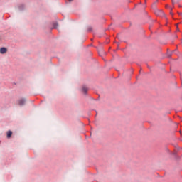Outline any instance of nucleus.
Masks as SVG:
<instances>
[{
    "instance_id": "obj_1",
    "label": "nucleus",
    "mask_w": 182,
    "mask_h": 182,
    "mask_svg": "<svg viewBox=\"0 0 182 182\" xmlns=\"http://www.w3.org/2000/svg\"><path fill=\"white\" fill-rule=\"evenodd\" d=\"M156 15H158L159 16H164V12H163V11L161 10H157L156 11H155Z\"/></svg>"
},
{
    "instance_id": "obj_10",
    "label": "nucleus",
    "mask_w": 182,
    "mask_h": 182,
    "mask_svg": "<svg viewBox=\"0 0 182 182\" xmlns=\"http://www.w3.org/2000/svg\"><path fill=\"white\" fill-rule=\"evenodd\" d=\"M68 1H69V2H72L73 0H68Z\"/></svg>"
},
{
    "instance_id": "obj_3",
    "label": "nucleus",
    "mask_w": 182,
    "mask_h": 182,
    "mask_svg": "<svg viewBox=\"0 0 182 182\" xmlns=\"http://www.w3.org/2000/svg\"><path fill=\"white\" fill-rule=\"evenodd\" d=\"M82 93H84V95H86V93H87V90H89V89H87L86 86H84V87H82Z\"/></svg>"
},
{
    "instance_id": "obj_9",
    "label": "nucleus",
    "mask_w": 182,
    "mask_h": 182,
    "mask_svg": "<svg viewBox=\"0 0 182 182\" xmlns=\"http://www.w3.org/2000/svg\"><path fill=\"white\" fill-rule=\"evenodd\" d=\"M178 15H182V13H178Z\"/></svg>"
},
{
    "instance_id": "obj_8",
    "label": "nucleus",
    "mask_w": 182,
    "mask_h": 182,
    "mask_svg": "<svg viewBox=\"0 0 182 182\" xmlns=\"http://www.w3.org/2000/svg\"><path fill=\"white\" fill-rule=\"evenodd\" d=\"M181 80L182 82V73H181Z\"/></svg>"
},
{
    "instance_id": "obj_13",
    "label": "nucleus",
    "mask_w": 182,
    "mask_h": 182,
    "mask_svg": "<svg viewBox=\"0 0 182 182\" xmlns=\"http://www.w3.org/2000/svg\"><path fill=\"white\" fill-rule=\"evenodd\" d=\"M171 15H173V13H172V12H171Z\"/></svg>"
},
{
    "instance_id": "obj_2",
    "label": "nucleus",
    "mask_w": 182,
    "mask_h": 182,
    "mask_svg": "<svg viewBox=\"0 0 182 182\" xmlns=\"http://www.w3.org/2000/svg\"><path fill=\"white\" fill-rule=\"evenodd\" d=\"M6 52H8V49H6V48L3 47L0 48V53H1V55L6 53Z\"/></svg>"
},
{
    "instance_id": "obj_6",
    "label": "nucleus",
    "mask_w": 182,
    "mask_h": 182,
    "mask_svg": "<svg viewBox=\"0 0 182 182\" xmlns=\"http://www.w3.org/2000/svg\"><path fill=\"white\" fill-rule=\"evenodd\" d=\"M54 28H55V29H56V28H58V23H54Z\"/></svg>"
},
{
    "instance_id": "obj_11",
    "label": "nucleus",
    "mask_w": 182,
    "mask_h": 182,
    "mask_svg": "<svg viewBox=\"0 0 182 182\" xmlns=\"http://www.w3.org/2000/svg\"><path fill=\"white\" fill-rule=\"evenodd\" d=\"M13 85H16V82H14Z\"/></svg>"
},
{
    "instance_id": "obj_4",
    "label": "nucleus",
    "mask_w": 182,
    "mask_h": 182,
    "mask_svg": "<svg viewBox=\"0 0 182 182\" xmlns=\"http://www.w3.org/2000/svg\"><path fill=\"white\" fill-rule=\"evenodd\" d=\"M12 136V131H8L7 132V139H11Z\"/></svg>"
},
{
    "instance_id": "obj_12",
    "label": "nucleus",
    "mask_w": 182,
    "mask_h": 182,
    "mask_svg": "<svg viewBox=\"0 0 182 182\" xmlns=\"http://www.w3.org/2000/svg\"><path fill=\"white\" fill-rule=\"evenodd\" d=\"M171 11H173V9H172V8H171Z\"/></svg>"
},
{
    "instance_id": "obj_7",
    "label": "nucleus",
    "mask_w": 182,
    "mask_h": 182,
    "mask_svg": "<svg viewBox=\"0 0 182 182\" xmlns=\"http://www.w3.org/2000/svg\"><path fill=\"white\" fill-rule=\"evenodd\" d=\"M176 29L178 31H180V29H178V26H176Z\"/></svg>"
},
{
    "instance_id": "obj_5",
    "label": "nucleus",
    "mask_w": 182,
    "mask_h": 182,
    "mask_svg": "<svg viewBox=\"0 0 182 182\" xmlns=\"http://www.w3.org/2000/svg\"><path fill=\"white\" fill-rule=\"evenodd\" d=\"M18 105H20V106H22V105H23V100H19Z\"/></svg>"
}]
</instances>
